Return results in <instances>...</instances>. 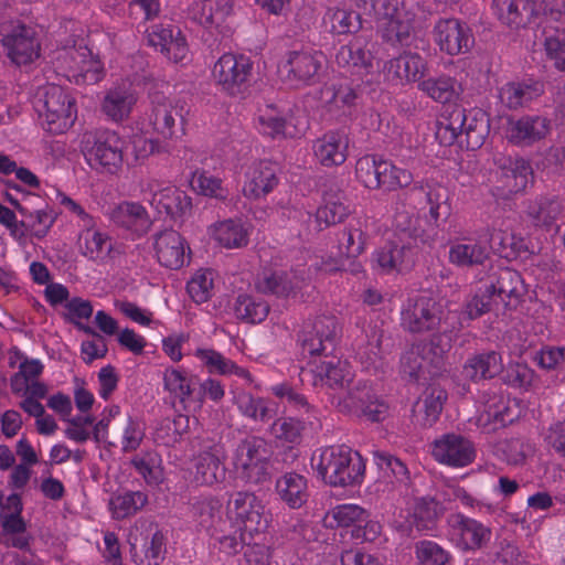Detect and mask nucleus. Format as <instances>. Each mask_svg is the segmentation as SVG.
I'll list each match as a JSON object with an SVG mask.
<instances>
[{"label": "nucleus", "instance_id": "obj_57", "mask_svg": "<svg viewBox=\"0 0 565 565\" xmlns=\"http://www.w3.org/2000/svg\"><path fill=\"white\" fill-rule=\"evenodd\" d=\"M349 213V207L343 202L327 200L326 204L317 210L316 217L319 224L330 226L342 222Z\"/></svg>", "mask_w": 565, "mask_h": 565}, {"label": "nucleus", "instance_id": "obj_10", "mask_svg": "<svg viewBox=\"0 0 565 565\" xmlns=\"http://www.w3.org/2000/svg\"><path fill=\"white\" fill-rule=\"evenodd\" d=\"M3 53L17 66L33 62L40 56V43L35 31L24 24H19L1 39Z\"/></svg>", "mask_w": 565, "mask_h": 565}, {"label": "nucleus", "instance_id": "obj_40", "mask_svg": "<svg viewBox=\"0 0 565 565\" xmlns=\"http://www.w3.org/2000/svg\"><path fill=\"white\" fill-rule=\"evenodd\" d=\"M271 451L267 443L259 437H250L243 440L236 448V465L241 470L249 465L263 462L270 459Z\"/></svg>", "mask_w": 565, "mask_h": 565}, {"label": "nucleus", "instance_id": "obj_46", "mask_svg": "<svg viewBox=\"0 0 565 565\" xmlns=\"http://www.w3.org/2000/svg\"><path fill=\"white\" fill-rule=\"evenodd\" d=\"M147 495L140 491H128L111 497L109 507L117 520L128 518L147 503Z\"/></svg>", "mask_w": 565, "mask_h": 565}, {"label": "nucleus", "instance_id": "obj_42", "mask_svg": "<svg viewBox=\"0 0 565 565\" xmlns=\"http://www.w3.org/2000/svg\"><path fill=\"white\" fill-rule=\"evenodd\" d=\"M189 428L190 417L188 415L179 414L173 418L167 417L158 424L154 438L162 445L171 446L178 443L189 431Z\"/></svg>", "mask_w": 565, "mask_h": 565}, {"label": "nucleus", "instance_id": "obj_63", "mask_svg": "<svg viewBox=\"0 0 565 565\" xmlns=\"http://www.w3.org/2000/svg\"><path fill=\"white\" fill-rule=\"evenodd\" d=\"M238 407L244 415L260 420L267 418L269 411L264 399L253 397L250 394L238 396Z\"/></svg>", "mask_w": 565, "mask_h": 565}, {"label": "nucleus", "instance_id": "obj_58", "mask_svg": "<svg viewBox=\"0 0 565 565\" xmlns=\"http://www.w3.org/2000/svg\"><path fill=\"white\" fill-rule=\"evenodd\" d=\"M196 355L200 356L205 364L210 367V372H218L220 374H227L232 372L245 373V370L236 366L232 361L226 360L222 354L214 350H202L196 351Z\"/></svg>", "mask_w": 565, "mask_h": 565}, {"label": "nucleus", "instance_id": "obj_12", "mask_svg": "<svg viewBox=\"0 0 565 565\" xmlns=\"http://www.w3.org/2000/svg\"><path fill=\"white\" fill-rule=\"evenodd\" d=\"M150 122L153 130L166 139L184 135L183 106L179 102L158 98L152 102Z\"/></svg>", "mask_w": 565, "mask_h": 565}, {"label": "nucleus", "instance_id": "obj_3", "mask_svg": "<svg viewBox=\"0 0 565 565\" xmlns=\"http://www.w3.org/2000/svg\"><path fill=\"white\" fill-rule=\"evenodd\" d=\"M318 475L330 487H353L361 484L365 473V462L358 451L345 445L330 446L311 458Z\"/></svg>", "mask_w": 565, "mask_h": 565}, {"label": "nucleus", "instance_id": "obj_31", "mask_svg": "<svg viewBox=\"0 0 565 565\" xmlns=\"http://www.w3.org/2000/svg\"><path fill=\"white\" fill-rule=\"evenodd\" d=\"M151 204L159 213H166L172 220H177L190 211L191 199L177 188H166L153 194Z\"/></svg>", "mask_w": 565, "mask_h": 565}, {"label": "nucleus", "instance_id": "obj_48", "mask_svg": "<svg viewBox=\"0 0 565 565\" xmlns=\"http://www.w3.org/2000/svg\"><path fill=\"white\" fill-rule=\"evenodd\" d=\"M236 318L249 323H258L266 319L269 306L264 301H255L250 296L239 295L234 305Z\"/></svg>", "mask_w": 565, "mask_h": 565}, {"label": "nucleus", "instance_id": "obj_44", "mask_svg": "<svg viewBox=\"0 0 565 565\" xmlns=\"http://www.w3.org/2000/svg\"><path fill=\"white\" fill-rule=\"evenodd\" d=\"M369 519V513L361 507L355 504H343L335 507L331 512L327 513L324 523L329 527L350 526L353 524L361 525Z\"/></svg>", "mask_w": 565, "mask_h": 565}, {"label": "nucleus", "instance_id": "obj_23", "mask_svg": "<svg viewBox=\"0 0 565 565\" xmlns=\"http://www.w3.org/2000/svg\"><path fill=\"white\" fill-rule=\"evenodd\" d=\"M278 185L276 169L268 162L260 161L249 168L243 193L248 199H259L267 195Z\"/></svg>", "mask_w": 565, "mask_h": 565}, {"label": "nucleus", "instance_id": "obj_43", "mask_svg": "<svg viewBox=\"0 0 565 565\" xmlns=\"http://www.w3.org/2000/svg\"><path fill=\"white\" fill-rule=\"evenodd\" d=\"M324 20L330 24L331 32L335 34L356 33L362 28L361 15L353 10L329 9Z\"/></svg>", "mask_w": 565, "mask_h": 565}, {"label": "nucleus", "instance_id": "obj_11", "mask_svg": "<svg viewBox=\"0 0 565 565\" xmlns=\"http://www.w3.org/2000/svg\"><path fill=\"white\" fill-rule=\"evenodd\" d=\"M434 458L451 467H466L476 458V448L467 437L450 433L433 443Z\"/></svg>", "mask_w": 565, "mask_h": 565}, {"label": "nucleus", "instance_id": "obj_52", "mask_svg": "<svg viewBox=\"0 0 565 565\" xmlns=\"http://www.w3.org/2000/svg\"><path fill=\"white\" fill-rule=\"evenodd\" d=\"M215 238L227 248H237L247 244V234L243 226L232 220L225 221L217 226Z\"/></svg>", "mask_w": 565, "mask_h": 565}, {"label": "nucleus", "instance_id": "obj_19", "mask_svg": "<svg viewBox=\"0 0 565 565\" xmlns=\"http://www.w3.org/2000/svg\"><path fill=\"white\" fill-rule=\"evenodd\" d=\"M88 153L89 160H94L108 172L114 173L122 162V141L115 132L100 134Z\"/></svg>", "mask_w": 565, "mask_h": 565}, {"label": "nucleus", "instance_id": "obj_24", "mask_svg": "<svg viewBox=\"0 0 565 565\" xmlns=\"http://www.w3.org/2000/svg\"><path fill=\"white\" fill-rule=\"evenodd\" d=\"M401 369L409 381L425 385L439 373H434L430 356L419 344L413 345L401 358Z\"/></svg>", "mask_w": 565, "mask_h": 565}, {"label": "nucleus", "instance_id": "obj_38", "mask_svg": "<svg viewBox=\"0 0 565 565\" xmlns=\"http://www.w3.org/2000/svg\"><path fill=\"white\" fill-rule=\"evenodd\" d=\"M418 88L438 103H450L459 95L460 85L447 75L429 77L418 83Z\"/></svg>", "mask_w": 565, "mask_h": 565}, {"label": "nucleus", "instance_id": "obj_51", "mask_svg": "<svg viewBox=\"0 0 565 565\" xmlns=\"http://www.w3.org/2000/svg\"><path fill=\"white\" fill-rule=\"evenodd\" d=\"M257 289L263 294H270L277 297H287L294 290V285L288 275L284 271L265 274L256 284Z\"/></svg>", "mask_w": 565, "mask_h": 565}, {"label": "nucleus", "instance_id": "obj_61", "mask_svg": "<svg viewBox=\"0 0 565 565\" xmlns=\"http://www.w3.org/2000/svg\"><path fill=\"white\" fill-rule=\"evenodd\" d=\"M487 409L493 426H495V431L512 424L519 416L509 402L500 401L497 404H490Z\"/></svg>", "mask_w": 565, "mask_h": 565}, {"label": "nucleus", "instance_id": "obj_54", "mask_svg": "<svg viewBox=\"0 0 565 565\" xmlns=\"http://www.w3.org/2000/svg\"><path fill=\"white\" fill-rule=\"evenodd\" d=\"M415 550L420 565H446L450 558L448 552L433 541H419Z\"/></svg>", "mask_w": 565, "mask_h": 565}, {"label": "nucleus", "instance_id": "obj_13", "mask_svg": "<svg viewBox=\"0 0 565 565\" xmlns=\"http://www.w3.org/2000/svg\"><path fill=\"white\" fill-rule=\"evenodd\" d=\"M434 32L440 50L449 55L468 52L475 42L469 26L454 18L439 20Z\"/></svg>", "mask_w": 565, "mask_h": 565}, {"label": "nucleus", "instance_id": "obj_16", "mask_svg": "<svg viewBox=\"0 0 565 565\" xmlns=\"http://www.w3.org/2000/svg\"><path fill=\"white\" fill-rule=\"evenodd\" d=\"M158 262L170 269H179L185 262L184 239L174 230H164L154 235L153 243Z\"/></svg>", "mask_w": 565, "mask_h": 565}, {"label": "nucleus", "instance_id": "obj_59", "mask_svg": "<svg viewBox=\"0 0 565 565\" xmlns=\"http://www.w3.org/2000/svg\"><path fill=\"white\" fill-rule=\"evenodd\" d=\"M544 46L547 56L554 61L558 71H565V32L556 30L555 34L545 38Z\"/></svg>", "mask_w": 565, "mask_h": 565}, {"label": "nucleus", "instance_id": "obj_1", "mask_svg": "<svg viewBox=\"0 0 565 565\" xmlns=\"http://www.w3.org/2000/svg\"><path fill=\"white\" fill-rule=\"evenodd\" d=\"M339 331V323L333 316H320L306 323L299 338L303 353L324 358L313 370V384L318 385L320 382L321 386L335 393L342 392L354 380L349 365L331 355Z\"/></svg>", "mask_w": 565, "mask_h": 565}, {"label": "nucleus", "instance_id": "obj_55", "mask_svg": "<svg viewBox=\"0 0 565 565\" xmlns=\"http://www.w3.org/2000/svg\"><path fill=\"white\" fill-rule=\"evenodd\" d=\"M381 189L384 191H394L398 188L411 185L413 175L409 171L397 168L391 162L385 161L383 171H381Z\"/></svg>", "mask_w": 565, "mask_h": 565}, {"label": "nucleus", "instance_id": "obj_39", "mask_svg": "<svg viewBox=\"0 0 565 565\" xmlns=\"http://www.w3.org/2000/svg\"><path fill=\"white\" fill-rule=\"evenodd\" d=\"M136 97L130 89L125 87H116L110 89L104 98L103 111L115 121L126 118Z\"/></svg>", "mask_w": 565, "mask_h": 565}, {"label": "nucleus", "instance_id": "obj_28", "mask_svg": "<svg viewBox=\"0 0 565 565\" xmlns=\"http://www.w3.org/2000/svg\"><path fill=\"white\" fill-rule=\"evenodd\" d=\"M452 527L458 532L460 544L466 550L481 548L490 540L491 532L488 527L460 513L452 516Z\"/></svg>", "mask_w": 565, "mask_h": 565}, {"label": "nucleus", "instance_id": "obj_20", "mask_svg": "<svg viewBox=\"0 0 565 565\" xmlns=\"http://www.w3.org/2000/svg\"><path fill=\"white\" fill-rule=\"evenodd\" d=\"M550 121L541 116H524L510 120L507 137L514 145H532L546 137Z\"/></svg>", "mask_w": 565, "mask_h": 565}, {"label": "nucleus", "instance_id": "obj_22", "mask_svg": "<svg viewBox=\"0 0 565 565\" xmlns=\"http://www.w3.org/2000/svg\"><path fill=\"white\" fill-rule=\"evenodd\" d=\"M492 8L503 24L514 29L526 26L535 17L532 0H493Z\"/></svg>", "mask_w": 565, "mask_h": 565}, {"label": "nucleus", "instance_id": "obj_18", "mask_svg": "<svg viewBox=\"0 0 565 565\" xmlns=\"http://www.w3.org/2000/svg\"><path fill=\"white\" fill-rule=\"evenodd\" d=\"M502 372V355L494 350L473 354L462 366L463 377L473 383L492 380Z\"/></svg>", "mask_w": 565, "mask_h": 565}, {"label": "nucleus", "instance_id": "obj_47", "mask_svg": "<svg viewBox=\"0 0 565 565\" xmlns=\"http://www.w3.org/2000/svg\"><path fill=\"white\" fill-rule=\"evenodd\" d=\"M561 213V203L556 199L548 198L539 199L527 209V214L536 226H551Z\"/></svg>", "mask_w": 565, "mask_h": 565}, {"label": "nucleus", "instance_id": "obj_60", "mask_svg": "<svg viewBox=\"0 0 565 565\" xmlns=\"http://www.w3.org/2000/svg\"><path fill=\"white\" fill-rule=\"evenodd\" d=\"M274 470H276L275 461L266 459L241 470V477L248 483L264 484L270 481Z\"/></svg>", "mask_w": 565, "mask_h": 565}, {"label": "nucleus", "instance_id": "obj_14", "mask_svg": "<svg viewBox=\"0 0 565 565\" xmlns=\"http://www.w3.org/2000/svg\"><path fill=\"white\" fill-rule=\"evenodd\" d=\"M495 164L501 171L500 182L504 195L516 194L526 189L533 175L527 161L520 157L500 156L495 158Z\"/></svg>", "mask_w": 565, "mask_h": 565}, {"label": "nucleus", "instance_id": "obj_30", "mask_svg": "<svg viewBox=\"0 0 565 565\" xmlns=\"http://www.w3.org/2000/svg\"><path fill=\"white\" fill-rule=\"evenodd\" d=\"M544 92V85L539 81L511 82L500 89V99L510 109L524 106Z\"/></svg>", "mask_w": 565, "mask_h": 565}, {"label": "nucleus", "instance_id": "obj_15", "mask_svg": "<svg viewBox=\"0 0 565 565\" xmlns=\"http://www.w3.org/2000/svg\"><path fill=\"white\" fill-rule=\"evenodd\" d=\"M489 290L495 292L504 306H516L525 294V286L519 271L498 267L488 277Z\"/></svg>", "mask_w": 565, "mask_h": 565}, {"label": "nucleus", "instance_id": "obj_36", "mask_svg": "<svg viewBox=\"0 0 565 565\" xmlns=\"http://www.w3.org/2000/svg\"><path fill=\"white\" fill-rule=\"evenodd\" d=\"M387 70L395 77L407 82H422L426 70L425 60L417 53H403L388 62Z\"/></svg>", "mask_w": 565, "mask_h": 565}, {"label": "nucleus", "instance_id": "obj_2", "mask_svg": "<svg viewBox=\"0 0 565 565\" xmlns=\"http://www.w3.org/2000/svg\"><path fill=\"white\" fill-rule=\"evenodd\" d=\"M489 132L490 119L484 110H467L452 105L446 108L437 121L436 138L444 146H451L457 141L468 150H477L484 143Z\"/></svg>", "mask_w": 565, "mask_h": 565}, {"label": "nucleus", "instance_id": "obj_6", "mask_svg": "<svg viewBox=\"0 0 565 565\" xmlns=\"http://www.w3.org/2000/svg\"><path fill=\"white\" fill-rule=\"evenodd\" d=\"M227 511L244 533H264L270 521L262 501L252 492H235L227 502Z\"/></svg>", "mask_w": 565, "mask_h": 565}, {"label": "nucleus", "instance_id": "obj_56", "mask_svg": "<svg viewBox=\"0 0 565 565\" xmlns=\"http://www.w3.org/2000/svg\"><path fill=\"white\" fill-rule=\"evenodd\" d=\"M222 504L215 498H205L196 501L193 507V515L198 519L203 527H210L214 524L215 519L220 518Z\"/></svg>", "mask_w": 565, "mask_h": 565}, {"label": "nucleus", "instance_id": "obj_45", "mask_svg": "<svg viewBox=\"0 0 565 565\" xmlns=\"http://www.w3.org/2000/svg\"><path fill=\"white\" fill-rule=\"evenodd\" d=\"M385 161L371 154L360 158L355 164L358 180L367 189H381V171H383Z\"/></svg>", "mask_w": 565, "mask_h": 565}, {"label": "nucleus", "instance_id": "obj_17", "mask_svg": "<svg viewBox=\"0 0 565 565\" xmlns=\"http://www.w3.org/2000/svg\"><path fill=\"white\" fill-rule=\"evenodd\" d=\"M223 454L220 444L204 446L196 458L195 480L207 486L222 482L226 477V469L222 462Z\"/></svg>", "mask_w": 565, "mask_h": 565}, {"label": "nucleus", "instance_id": "obj_21", "mask_svg": "<svg viewBox=\"0 0 565 565\" xmlns=\"http://www.w3.org/2000/svg\"><path fill=\"white\" fill-rule=\"evenodd\" d=\"M489 244L494 253L508 259L527 260L536 253L525 238L501 230L492 231Z\"/></svg>", "mask_w": 565, "mask_h": 565}, {"label": "nucleus", "instance_id": "obj_9", "mask_svg": "<svg viewBox=\"0 0 565 565\" xmlns=\"http://www.w3.org/2000/svg\"><path fill=\"white\" fill-rule=\"evenodd\" d=\"M253 63L248 57L226 53L222 55L213 67V76L230 94H242L248 86L252 76Z\"/></svg>", "mask_w": 565, "mask_h": 565}, {"label": "nucleus", "instance_id": "obj_34", "mask_svg": "<svg viewBox=\"0 0 565 565\" xmlns=\"http://www.w3.org/2000/svg\"><path fill=\"white\" fill-rule=\"evenodd\" d=\"M276 490L291 508H300L307 501V480L299 473L286 472L277 480Z\"/></svg>", "mask_w": 565, "mask_h": 565}, {"label": "nucleus", "instance_id": "obj_7", "mask_svg": "<svg viewBox=\"0 0 565 565\" xmlns=\"http://www.w3.org/2000/svg\"><path fill=\"white\" fill-rule=\"evenodd\" d=\"M324 56L321 52L291 51L278 65L280 75L290 84L315 85L320 81Z\"/></svg>", "mask_w": 565, "mask_h": 565}, {"label": "nucleus", "instance_id": "obj_25", "mask_svg": "<svg viewBox=\"0 0 565 565\" xmlns=\"http://www.w3.org/2000/svg\"><path fill=\"white\" fill-rule=\"evenodd\" d=\"M374 398L372 390L365 382L352 381L342 392L332 395V404L340 413L353 414L364 412L365 403Z\"/></svg>", "mask_w": 565, "mask_h": 565}, {"label": "nucleus", "instance_id": "obj_37", "mask_svg": "<svg viewBox=\"0 0 565 565\" xmlns=\"http://www.w3.org/2000/svg\"><path fill=\"white\" fill-rule=\"evenodd\" d=\"M438 332L434 333L428 342L420 343L425 352L430 356L433 362V372L440 373L445 366V355L452 348L454 327L449 328L448 323L444 324Z\"/></svg>", "mask_w": 565, "mask_h": 565}, {"label": "nucleus", "instance_id": "obj_50", "mask_svg": "<svg viewBox=\"0 0 565 565\" xmlns=\"http://www.w3.org/2000/svg\"><path fill=\"white\" fill-rule=\"evenodd\" d=\"M438 518V503L434 499L419 500L414 509L412 526L418 532L430 531Z\"/></svg>", "mask_w": 565, "mask_h": 565}, {"label": "nucleus", "instance_id": "obj_49", "mask_svg": "<svg viewBox=\"0 0 565 565\" xmlns=\"http://www.w3.org/2000/svg\"><path fill=\"white\" fill-rule=\"evenodd\" d=\"M502 381L504 384L514 388L530 390L535 381V372L525 363H510L507 369L503 367Z\"/></svg>", "mask_w": 565, "mask_h": 565}, {"label": "nucleus", "instance_id": "obj_5", "mask_svg": "<svg viewBox=\"0 0 565 565\" xmlns=\"http://www.w3.org/2000/svg\"><path fill=\"white\" fill-rule=\"evenodd\" d=\"M43 127L51 134L58 135L70 129L75 119V99L61 86L49 85L43 94Z\"/></svg>", "mask_w": 565, "mask_h": 565}, {"label": "nucleus", "instance_id": "obj_35", "mask_svg": "<svg viewBox=\"0 0 565 565\" xmlns=\"http://www.w3.org/2000/svg\"><path fill=\"white\" fill-rule=\"evenodd\" d=\"M373 55L365 49L363 41L355 38L350 43L340 46L335 54V62L341 67L369 70L372 67Z\"/></svg>", "mask_w": 565, "mask_h": 565}, {"label": "nucleus", "instance_id": "obj_33", "mask_svg": "<svg viewBox=\"0 0 565 565\" xmlns=\"http://www.w3.org/2000/svg\"><path fill=\"white\" fill-rule=\"evenodd\" d=\"M447 399V392L439 385H429L415 403L413 412L424 414V425L431 426L439 417L444 403Z\"/></svg>", "mask_w": 565, "mask_h": 565}, {"label": "nucleus", "instance_id": "obj_4", "mask_svg": "<svg viewBox=\"0 0 565 565\" xmlns=\"http://www.w3.org/2000/svg\"><path fill=\"white\" fill-rule=\"evenodd\" d=\"M447 312L439 300L430 296L409 298L401 311V327L414 334L440 330L448 320Z\"/></svg>", "mask_w": 565, "mask_h": 565}, {"label": "nucleus", "instance_id": "obj_26", "mask_svg": "<svg viewBox=\"0 0 565 565\" xmlns=\"http://www.w3.org/2000/svg\"><path fill=\"white\" fill-rule=\"evenodd\" d=\"M348 136L343 131L326 134L315 143V154L326 167L340 166L347 159Z\"/></svg>", "mask_w": 565, "mask_h": 565}, {"label": "nucleus", "instance_id": "obj_41", "mask_svg": "<svg viewBox=\"0 0 565 565\" xmlns=\"http://www.w3.org/2000/svg\"><path fill=\"white\" fill-rule=\"evenodd\" d=\"M489 257L487 246L480 242L470 241L450 247L449 259L458 266L481 265Z\"/></svg>", "mask_w": 565, "mask_h": 565}, {"label": "nucleus", "instance_id": "obj_53", "mask_svg": "<svg viewBox=\"0 0 565 565\" xmlns=\"http://www.w3.org/2000/svg\"><path fill=\"white\" fill-rule=\"evenodd\" d=\"M305 430V424L294 417H281L274 422L271 431L277 439L299 444Z\"/></svg>", "mask_w": 565, "mask_h": 565}, {"label": "nucleus", "instance_id": "obj_62", "mask_svg": "<svg viewBox=\"0 0 565 565\" xmlns=\"http://www.w3.org/2000/svg\"><path fill=\"white\" fill-rule=\"evenodd\" d=\"M213 287V279L211 274H198L195 275L186 286V290L191 298L198 302H205L210 297V290Z\"/></svg>", "mask_w": 565, "mask_h": 565}, {"label": "nucleus", "instance_id": "obj_27", "mask_svg": "<svg viewBox=\"0 0 565 565\" xmlns=\"http://www.w3.org/2000/svg\"><path fill=\"white\" fill-rule=\"evenodd\" d=\"M408 192L416 198H424L426 200L430 205L429 215L435 223L439 220H446L450 215L448 190L441 184H415Z\"/></svg>", "mask_w": 565, "mask_h": 565}, {"label": "nucleus", "instance_id": "obj_64", "mask_svg": "<svg viewBox=\"0 0 565 565\" xmlns=\"http://www.w3.org/2000/svg\"><path fill=\"white\" fill-rule=\"evenodd\" d=\"M164 386L171 393L184 402L185 397L191 395V381L186 380L178 370H168L164 373Z\"/></svg>", "mask_w": 565, "mask_h": 565}, {"label": "nucleus", "instance_id": "obj_32", "mask_svg": "<svg viewBox=\"0 0 565 565\" xmlns=\"http://www.w3.org/2000/svg\"><path fill=\"white\" fill-rule=\"evenodd\" d=\"M110 218L115 224L137 233L146 232L150 225L145 207L138 203L118 204L113 209Z\"/></svg>", "mask_w": 565, "mask_h": 565}, {"label": "nucleus", "instance_id": "obj_29", "mask_svg": "<svg viewBox=\"0 0 565 565\" xmlns=\"http://www.w3.org/2000/svg\"><path fill=\"white\" fill-rule=\"evenodd\" d=\"M374 259L386 273L393 270L402 273L409 270L413 264V250L409 246L388 242L375 253Z\"/></svg>", "mask_w": 565, "mask_h": 565}, {"label": "nucleus", "instance_id": "obj_8", "mask_svg": "<svg viewBox=\"0 0 565 565\" xmlns=\"http://www.w3.org/2000/svg\"><path fill=\"white\" fill-rule=\"evenodd\" d=\"M382 26V38L392 45L408 46L414 35V13L397 3L384 1L375 15Z\"/></svg>", "mask_w": 565, "mask_h": 565}]
</instances>
